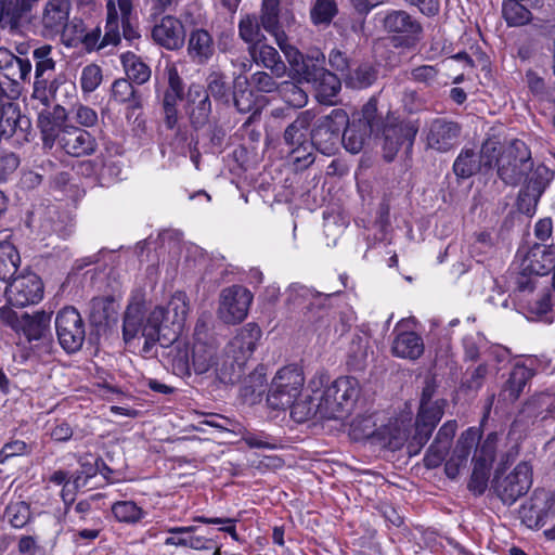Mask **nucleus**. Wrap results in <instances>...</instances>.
Wrapping results in <instances>:
<instances>
[{
    "instance_id": "f257e3e1",
    "label": "nucleus",
    "mask_w": 555,
    "mask_h": 555,
    "mask_svg": "<svg viewBox=\"0 0 555 555\" xmlns=\"http://www.w3.org/2000/svg\"><path fill=\"white\" fill-rule=\"evenodd\" d=\"M436 391V380L434 378H426L415 416L414 433L409 443L411 453H418L422 450L444 414L448 401L446 399L434 400Z\"/></svg>"
},
{
    "instance_id": "f03ea898",
    "label": "nucleus",
    "mask_w": 555,
    "mask_h": 555,
    "mask_svg": "<svg viewBox=\"0 0 555 555\" xmlns=\"http://www.w3.org/2000/svg\"><path fill=\"white\" fill-rule=\"evenodd\" d=\"M188 312L186 295L177 292L166 305L156 306L149 314L145 313L144 325L150 331L157 332L163 337L164 345H171L182 332Z\"/></svg>"
},
{
    "instance_id": "7ed1b4c3",
    "label": "nucleus",
    "mask_w": 555,
    "mask_h": 555,
    "mask_svg": "<svg viewBox=\"0 0 555 555\" xmlns=\"http://www.w3.org/2000/svg\"><path fill=\"white\" fill-rule=\"evenodd\" d=\"M361 392L360 383L352 376H340L323 390L315 389L321 418L337 420L348 414Z\"/></svg>"
},
{
    "instance_id": "20e7f679",
    "label": "nucleus",
    "mask_w": 555,
    "mask_h": 555,
    "mask_svg": "<svg viewBox=\"0 0 555 555\" xmlns=\"http://www.w3.org/2000/svg\"><path fill=\"white\" fill-rule=\"evenodd\" d=\"M145 322V306L141 301H131L124 313L122 319V339L126 345H131L135 339L143 337L144 344L141 349V354L144 358L158 357V343L164 350L169 345L163 344V337L157 332L150 331L144 325ZM164 356V352L162 353Z\"/></svg>"
},
{
    "instance_id": "39448f33",
    "label": "nucleus",
    "mask_w": 555,
    "mask_h": 555,
    "mask_svg": "<svg viewBox=\"0 0 555 555\" xmlns=\"http://www.w3.org/2000/svg\"><path fill=\"white\" fill-rule=\"evenodd\" d=\"M382 121L377 115V102L371 99L341 131L340 143L346 151L358 154L363 150L372 134L380 130Z\"/></svg>"
},
{
    "instance_id": "423d86ee",
    "label": "nucleus",
    "mask_w": 555,
    "mask_h": 555,
    "mask_svg": "<svg viewBox=\"0 0 555 555\" xmlns=\"http://www.w3.org/2000/svg\"><path fill=\"white\" fill-rule=\"evenodd\" d=\"M532 164L529 147L521 140L515 139L501 151L498 176L505 184L517 185L532 169Z\"/></svg>"
},
{
    "instance_id": "0eeeda50",
    "label": "nucleus",
    "mask_w": 555,
    "mask_h": 555,
    "mask_svg": "<svg viewBox=\"0 0 555 555\" xmlns=\"http://www.w3.org/2000/svg\"><path fill=\"white\" fill-rule=\"evenodd\" d=\"M305 377L297 366H285L272 379L267 401L274 410H286L300 396Z\"/></svg>"
},
{
    "instance_id": "6e6552de",
    "label": "nucleus",
    "mask_w": 555,
    "mask_h": 555,
    "mask_svg": "<svg viewBox=\"0 0 555 555\" xmlns=\"http://www.w3.org/2000/svg\"><path fill=\"white\" fill-rule=\"evenodd\" d=\"M347 124L348 114L341 108H335L328 115L322 116L311 130L312 145L324 155L335 154Z\"/></svg>"
},
{
    "instance_id": "1a4fd4ad",
    "label": "nucleus",
    "mask_w": 555,
    "mask_h": 555,
    "mask_svg": "<svg viewBox=\"0 0 555 555\" xmlns=\"http://www.w3.org/2000/svg\"><path fill=\"white\" fill-rule=\"evenodd\" d=\"M72 27L79 28V35H72L74 37L72 47L81 42L88 51H91L101 50L108 44L117 46L120 42V30L115 0H108L106 3L105 34L102 39L100 27H95L91 31L85 33L82 21L76 18L72 21Z\"/></svg>"
},
{
    "instance_id": "9d476101",
    "label": "nucleus",
    "mask_w": 555,
    "mask_h": 555,
    "mask_svg": "<svg viewBox=\"0 0 555 555\" xmlns=\"http://www.w3.org/2000/svg\"><path fill=\"white\" fill-rule=\"evenodd\" d=\"M532 486V466L529 462H520L507 475L503 476L495 470L492 488L496 496L505 505H513L518 499L527 494Z\"/></svg>"
},
{
    "instance_id": "9b49d317",
    "label": "nucleus",
    "mask_w": 555,
    "mask_h": 555,
    "mask_svg": "<svg viewBox=\"0 0 555 555\" xmlns=\"http://www.w3.org/2000/svg\"><path fill=\"white\" fill-rule=\"evenodd\" d=\"M72 0H48L40 17L41 34L46 38L61 36L63 43L73 46L74 37L70 35L72 22L69 13Z\"/></svg>"
},
{
    "instance_id": "f8f14e48",
    "label": "nucleus",
    "mask_w": 555,
    "mask_h": 555,
    "mask_svg": "<svg viewBox=\"0 0 555 555\" xmlns=\"http://www.w3.org/2000/svg\"><path fill=\"white\" fill-rule=\"evenodd\" d=\"M383 27L392 34L396 48L413 49L421 41L423 27L421 23L403 10L389 12L383 21Z\"/></svg>"
},
{
    "instance_id": "ddd939ff",
    "label": "nucleus",
    "mask_w": 555,
    "mask_h": 555,
    "mask_svg": "<svg viewBox=\"0 0 555 555\" xmlns=\"http://www.w3.org/2000/svg\"><path fill=\"white\" fill-rule=\"evenodd\" d=\"M55 330L59 343L67 353L81 349L86 338V327L76 308L65 307L57 312Z\"/></svg>"
},
{
    "instance_id": "4468645a",
    "label": "nucleus",
    "mask_w": 555,
    "mask_h": 555,
    "mask_svg": "<svg viewBox=\"0 0 555 555\" xmlns=\"http://www.w3.org/2000/svg\"><path fill=\"white\" fill-rule=\"evenodd\" d=\"M253 300L251 293L243 286L222 289L219 299L218 317L227 324H236L247 317Z\"/></svg>"
},
{
    "instance_id": "2eb2a0df",
    "label": "nucleus",
    "mask_w": 555,
    "mask_h": 555,
    "mask_svg": "<svg viewBox=\"0 0 555 555\" xmlns=\"http://www.w3.org/2000/svg\"><path fill=\"white\" fill-rule=\"evenodd\" d=\"M5 296L11 306L24 308L38 304L43 297V283L34 272L14 278L5 288Z\"/></svg>"
},
{
    "instance_id": "dca6fc26",
    "label": "nucleus",
    "mask_w": 555,
    "mask_h": 555,
    "mask_svg": "<svg viewBox=\"0 0 555 555\" xmlns=\"http://www.w3.org/2000/svg\"><path fill=\"white\" fill-rule=\"evenodd\" d=\"M55 144L73 157L90 156L98 147L95 138L89 131L73 125L65 126Z\"/></svg>"
},
{
    "instance_id": "f3484780",
    "label": "nucleus",
    "mask_w": 555,
    "mask_h": 555,
    "mask_svg": "<svg viewBox=\"0 0 555 555\" xmlns=\"http://www.w3.org/2000/svg\"><path fill=\"white\" fill-rule=\"evenodd\" d=\"M418 128L411 121L385 126L383 130L384 158L387 162H391L403 145L406 149H411Z\"/></svg>"
},
{
    "instance_id": "a211bd4d",
    "label": "nucleus",
    "mask_w": 555,
    "mask_h": 555,
    "mask_svg": "<svg viewBox=\"0 0 555 555\" xmlns=\"http://www.w3.org/2000/svg\"><path fill=\"white\" fill-rule=\"evenodd\" d=\"M153 40L167 50H179L185 41V31L180 20L172 15L163 16L152 29Z\"/></svg>"
},
{
    "instance_id": "6ab92c4d",
    "label": "nucleus",
    "mask_w": 555,
    "mask_h": 555,
    "mask_svg": "<svg viewBox=\"0 0 555 555\" xmlns=\"http://www.w3.org/2000/svg\"><path fill=\"white\" fill-rule=\"evenodd\" d=\"M212 112L209 94L199 85H191L188 91L186 114L191 127L199 130L209 124Z\"/></svg>"
},
{
    "instance_id": "aec40b11",
    "label": "nucleus",
    "mask_w": 555,
    "mask_h": 555,
    "mask_svg": "<svg viewBox=\"0 0 555 555\" xmlns=\"http://www.w3.org/2000/svg\"><path fill=\"white\" fill-rule=\"evenodd\" d=\"M480 434L475 428H468L461 434L452 455L444 466L446 475L450 479H455L459 476L461 468L466 466L472 450L476 444H478Z\"/></svg>"
},
{
    "instance_id": "412c9836",
    "label": "nucleus",
    "mask_w": 555,
    "mask_h": 555,
    "mask_svg": "<svg viewBox=\"0 0 555 555\" xmlns=\"http://www.w3.org/2000/svg\"><path fill=\"white\" fill-rule=\"evenodd\" d=\"M15 55L7 48H0V72L14 85L30 81L33 65L29 59L23 57L24 52L17 48Z\"/></svg>"
},
{
    "instance_id": "4be33fe9",
    "label": "nucleus",
    "mask_w": 555,
    "mask_h": 555,
    "mask_svg": "<svg viewBox=\"0 0 555 555\" xmlns=\"http://www.w3.org/2000/svg\"><path fill=\"white\" fill-rule=\"evenodd\" d=\"M456 430L457 422L455 420L447 421L439 428L424 457L427 468H436L446 460Z\"/></svg>"
},
{
    "instance_id": "5701e85b",
    "label": "nucleus",
    "mask_w": 555,
    "mask_h": 555,
    "mask_svg": "<svg viewBox=\"0 0 555 555\" xmlns=\"http://www.w3.org/2000/svg\"><path fill=\"white\" fill-rule=\"evenodd\" d=\"M186 53L194 64H207L216 53L212 35L207 29L193 28L188 36Z\"/></svg>"
},
{
    "instance_id": "b1692460",
    "label": "nucleus",
    "mask_w": 555,
    "mask_h": 555,
    "mask_svg": "<svg viewBox=\"0 0 555 555\" xmlns=\"http://www.w3.org/2000/svg\"><path fill=\"white\" fill-rule=\"evenodd\" d=\"M460 132L459 124L444 118H437L433 120L429 127L428 145L437 151L447 152L457 143Z\"/></svg>"
},
{
    "instance_id": "393cba45",
    "label": "nucleus",
    "mask_w": 555,
    "mask_h": 555,
    "mask_svg": "<svg viewBox=\"0 0 555 555\" xmlns=\"http://www.w3.org/2000/svg\"><path fill=\"white\" fill-rule=\"evenodd\" d=\"M524 270H531L535 275L555 272V245L533 244L522 259Z\"/></svg>"
},
{
    "instance_id": "a878e982",
    "label": "nucleus",
    "mask_w": 555,
    "mask_h": 555,
    "mask_svg": "<svg viewBox=\"0 0 555 555\" xmlns=\"http://www.w3.org/2000/svg\"><path fill=\"white\" fill-rule=\"evenodd\" d=\"M51 314L38 311L34 315L26 312L21 314L18 332H22L29 341L42 340L47 349L51 347V340L47 337L50 328Z\"/></svg>"
},
{
    "instance_id": "bb28decb",
    "label": "nucleus",
    "mask_w": 555,
    "mask_h": 555,
    "mask_svg": "<svg viewBox=\"0 0 555 555\" xmlns=\"http://www.w3.org/2000/svg\"><path fill=\"white\" fill-rule=\"evenodd\" d=\"M246 363L227 348L216 359L212 366L216 378L225 385H233L241 380Z\"/></svg>"
},
{
    "instance_id": "cd10ccee",
    "label": "nucleus",
    "mask_w": 555,
    "mask_h": 555,
    "mask_svg": "<svg viewBox=\"0 0 555 555\" xmlns=\"http://www.w3.org/2000/svg\"><path fill=\"white\" fill-rule=\"evenodd\" d=\"M261 337V330L255 323H247L229 341L225 348L229 352L235 353L245 363L255 351L256 345Z\"/></svg>"
},
{
    "instance_id": "c85d7f7f",
    "label": "nucleus",
    "mask_w": 555,
    "mask_h": 555,
    "mask_svg": "<svg viewBox=\"0 0 555 555\" xmlns=\"http://www.w3.org/2000/svg\"><path fill=\"white\" fill-rule=\"evenodd\" d=\"M218 341L216 338L207 340H194L191 356L192 366L196 374H204L210 371L219 357Z\"/></svg>"
},
{
    "instance_id": "c756f323",
    "label": "nucleus",
    "mask_w": 555,
    "mask_h": 555,
    "mask_svg": "<svg viewBox=\"0 0 555 555\" xmlns=\"http://www.w3.org/2000/svg\"><path fill=\"white\" fill-rule=\"evenodd\" d=\"M423 338L415 332H401L396 334L391 344L392 356L415 361L424 353Z\"/></svg>"
},
{
    "instance_id": "7c9ffc66",
    "label": "nucleus",
    "mask_w": 555,
    "mask_h": 555,
    "mask_svg": "<svg viewBox=\"0 0 555 555\" xmlns=\"http://www.w3.org/2000/svg\"><path fill=\"white\" fill-rule=\"evenodd\" d=\"M532 376V371L526 365L516 364L500 391L502 400L511 403L517 401Z\"/></svg>"
},
{
    "instance_id": "2f4dec72",
    "label": "nucleus",
    "mask_w": 555,
    "mask_h": 555,
    "mask_svg": "<svg viewBox=\"0 0 555 555\" xmlns=\"http://www.w3.org/2000/svg\"><path fill=\"white\" fill-rule=\"evenodd\" d=\"M555 413V392L541 391L531 396L525 403L521 414L529 418L546 420Z\"/></svg>"
},
{
    "instance_id": "473e14b6",
    "label": "nucleus",
    "mask_w": 555,
    "mask_h": 555,
    "mask_svg": "<svg viewBox=\"0 0 555 555\" xmlns=\"http://www.w3.org/2000/svg\"><path fill=\"white\" fill-rule=\"evenodd\" d=\"M412 436L409 438L405 428H403L398 422L389 423L383 427L378 428L376 440L386 449L391 451H397L401 449L406 443V449H409V443ZM410 455H415L416 453H411L408 450Z\"/></svg>"
},
{
    "instance_id": "72a5a7b5",
    "label": "nucleus",
    "mask_w": 555,
    "mask_h": 555,
    "mask_svg": "<svg viewBox=\"0 0 555 555\" xmlns=\"http://www.w3.org/2000/svg\"><path fill=\"white\" fill-rule=\"evenodd\" d=\"M167 348H169V351L166 353L167 362L171 365L172 372L178 376L190 375L192 356L189 346L176 340Z\"/></svg>"
},
{
    "instance_id": "f704fd0d",
    "label": "nucleus",
    "mask_w": 555,
    "mask_h": 555,
    "mask_svg": "<svg viewBox=\"0 0 555 555\" xmlns=\"http://www.w3.org/2000/svg\"><path fill=\"white\" fill-rule=\"evenodd\" d=\"M315 114L311 109L301 112L297 118L291 122L283 134V140L286 145L295 146L306 142V130L310 127Z\"/></svg>"
},
{
    "instance_id": "c9c22d12",
    "label": "nucleus",
    "mask_w": 555,
    "mask_h": 555,
    "mask_svg": "<svg viewBox=\"0 0 555 555\" xmlns=\"http://www.w3.org/2000/svg\"><path fill=\"white\" fill-rule=\"evenodd\" d=\"M116 315L115 301L109 296L94 297L89 304V318L93 325H108Z\"/></svg>"
},
{
    "instance_id": "e433bc0d",
    "label": "nucleus",
    "mask_w": 555,
    "mask_h": 555,
    "mask_svg": "<svg viewBox=\"0 0 555 555\" xmlns=\"http://www.w3.org/2000/svg\"><path fill=\"white\" fill-rule=\"evenodd\" d=\"M112 99L119 104H128V108L132 111L142 107V96L134 89L128 79H116L112 85Z\"/></svg>"
},
{
    "instance_id": "4c0bfd02",
    "label": "nucleus",
    "mask_w": 555,
    "mask_h": 555,
    "mask_svg": "<svg viewBox=\"0 0 555 555\" xmlns=\"http://www.w3.org/2000/svg\"><path fill=\"white\" fill-rule=\"evenodd\" d=\"M238 36L244 42L249 44V54L255 55V47L263 37L261 34V23L255 14H246L241 18Z\"/></svg>"
},
{
    "instance_id": "58836bf2",
    "label": "nucleus",
    "mask_w": 555,
    "mask_h": 555,
    "mask_svg": "<svg viewBox=\"0 0 555 555\" xmlns=\"http://www.w3.org/2000/svg\"><path fill=\"white\" fill-rule=\"evenodd\" d=\"M553 177L554 172L545 165L539 164L535 167L532 166V169L525 175L522 180L525 181V185L522 189L541 196Z\"/></svg>"
},
{
    "instance_id": "ea45409f",
    "label": "nucleus",
    "mask_w": 555,
    "mask_h": 555,
    "mask_svg": "<svg viewBox=\"0 0 555 555\" xmlns=\"http://www.w3.org/2000/svg\"><path fill=\"white\" fill-rule=\"evenodd\" d=\"M482 170L478 153L472 149L462 150L453 164L455 176L462 179L470 178Z\"/></svg>"
},
{
    "instance_id": "a19ab883",
    "label": "nucleus",
    "mask_w": 555,
    "mask_h": 555,
    "mask_svg": "<svg viewBox=\"0 0 555 555\" xmlns=\"http://www.w3.org/2000/svg\"><path fill=\"white\" fill-rule=\"evenodd\" d=\"M259 20L263 29L274 38L276 34L285 33L280 25V0H262Z\"/></svg>"
},
{
    "instance_id": "79ce46f5",
    "label": "nucleus",
    "mask_w": 555,
    "mask_h": 555,
    "mask_svg": "<svg viewBox=\"0 0 555 555\" xmlns=\"http://www.w3.org/2000/svg\"><path fill=\"white\" fill-rule=\"evenodd\" d=\"M317 90V98L321 103L333 104L334 98L341 89L340 79L330 70H325L317 81L313 82Z\"/></svg>"
},
{
    "instance_id": "37998d69",
    "label": "nucleus",
    "mask_w": 555,
    "mask_h": 555,
    "mask_svg": "<svg viewBox=\"0 0 555 555\" xmlns=\"http://www.w3.org/2000/svg\"><path fill=\"white\" fill-rule=\"evenodd\" d=\"M291 409V416L297 423H304L310 418H321V411L319 409V400H315V390L312 396H307L305 399H296Z\"/></svg>"
},
{
    "instance_id": "c03bdc74",
    "label": "nucleus",
    "mask_w": 555,
    "mask_h": 555,
    "mask_svg": "<svg viewBox=\"0 0 555 555\" xmlns=\"http://www.w3.org/2000/svg\"><path fill=\"white\" fill-rule=\"evenodd\" d=\"M251 57L257 63L271 69L272 74L276 77H282L286 73L285 63L282 61L278 50L271 46L262 44L258 50L257 47H255V55H251Z\"/></svg>"
},
{
    "instance_id": "a18cd8bd",
    "label": "nucleus",
    "mask_w": 555,
    "mask_h": 555,
    "mask_svg": "<svg viewBox=\"0 0 555 555\" xmlns=\"http://www.w3.org/2000/svg\"><path fill=\"white\" fill-rule=\"evenodd\" d=\"M286 302L294 308H306L307 310H311L312 307L319 301L322 297L320 293H314L310 288L300 285V284H292L286 291Z\"/></svg>"
},
{
    "instance_id": "49530a36",
    "label": "nucleus",
    "mask_w": 555,
    "mask_h": 555,
    "mask_svg": "<svg viewBox=\"0 0 555 555\" xmlns=\"http://www.w3.org/2000/svg\"><path fill=\"white\" fill-rule=\"evenodd\" d=\"M121 63L128 76V80L138 85L145 83L151 77V68L133 53L121 55Z\"/></svg>"
},
{
    "instance_id": "de8ad7c7",
    "label": "nucleus",
    "mask_w": 555,
    "mask_h": 555,
    "mask_svg": "<svg viewBox=\"0 0 555 555\" xmlns=\"http://www.w3.org/2000/svg\"><path fill=\"white\" fill-rule=\"evenodd\" d=\"M21 262L16 248L8 243H0V281L7 282L14 276Z\"/></svg>"
},
{
    "instance_id": "09e8293b",
    "label": "nucleus",
    "mask_w": 555,
    "mask_h": 555,
    "mask_svg": "<svg viewBox=\"0 0 555 555\" xmlns=\"http://www.w3.org/2000/svg\"><path fill=\"white\" fill-rule=\"evenodd\" d=\"M525 2L519 0H505L502 7L503 16L508 26H522L528 24L532 14Z\"/></svg>"
},
{
    "instance_id": "8fccbe9b",
    "label": "nucleus",
    "mask_w": 555,
    "mask_h": 555,
    "mask_svg": "<svg viewBox=\"0 0 555 555\" xmlns=\"http://www.w3.org/2000/svg\"><path fill=\"white\" fill-rule=\"evenodd\" d=\"M231 103L238 113L247 114L256 112V101L254 92L247 87V80H235L231 95Z\"/></svg>"
},
{
    "instance_id": "3c124183",
    "label": "nucleus",
    "mask_w": 555,
    "mask_h": 555,
    "mask_svg": "<svg viewBox=\"0 0 555 555\" xmlns=\"http://www.w3.org/2000/svg\"><path fill=\"white\" fill-rule=\"evenodd\" d=\"M37 122L41 132L43 146L52 149L59 134H61V131L64 130L66 125L52 119L51 115L48 114V109H43L39 113Z\"/></svg>"
},
{
    "instance_id": "603ef678",
    "label": "nucleus",
    "mask_w": 555,
    "mask_h": 555,
    "mask_svg": "<svg viewBox=\"0 0 555 555\" xmlns=\"http://www.w3.org/2000/svg\"><path fill=\"white\" fill-rule=\"evenodd\" d=\"M53 48L50 44H42L33 51L35 62V79H48L55 69V61L52 57Z\"/></svg>"
},
{
    "instance_id": "864d4df0",
    "label": "nucleus",
    "mask_w": 555,
    "mask_h": 555,
    "mask_svg": "<svg viewBox=\"0 0 555 555\" xmlns=\"http://www.w3.org/2000/svg\"><path fill=\"white\" fill-rule=\"evenodd\" d=\"M209 98L212 96L215 101L221 102L224 105L231 104L232 92L222 73L214 72L207 77V88L204 89Z\"/></svg>"
},
{
    "instance_id": "5fc2aeb1",
    "label": "nucleus",
    "mask_w": 555,
    "mask_h": 555,
    "mask_svg": "<svg viewBox=\"0 0 555 555\" xmlns=\"http://www.w3.org/2000/svg\"><path fill=\"white\" fill-rule=\"evenodd\" d=\"M115 3L118 12V25H121L122 36L127 41L133 42L140 38V33L131 20L132 2L131 0H115Z\"/></svg>"
},
{
    "instance_id": "6e6d98bb",
    "label": "nucleus",
    "mask_w": 555,
    "mask_h": 555,
    "mask_svg": "<svg viewBox=\"0 0 555 555\" xmlns=\"http://www.w3.org/2000/svg\"><path fill=\"white\" fill-rule=\"evenodd\" d=\"M112 513L116 520L126 524H137L146 515V513L132 501H118L114 503Z\"/></svg>"
},
{
    "instance_id": "4d7b16f0",
    "label": "nucleus",
    "mask_w": 555,
    "mask_h": 555,
    "mask_svg": "<svg viewBox=\"0 0 555 555\" xmlns=\"http://www.w3.org/2000/svg\"><path fill=\"white\" fill-rule=\"evenodd\" d=\"M378 428L372 415H359L350 424V436L354 440L377 438Z\"/></svg>"
},
{
    "instance_id": "13d9d810",
    "label": "nucleus",
    "mask_w": 555,
    "mask_h": 555,
    "mask_svg": "<svg viewBox=\"0 0 555 555\" xmlns=\"http://www.w3.org/2000/svg\"><path fill=\"white\" fill-rule=\"evenodd\" d=\"M278 92L285 103L295 108H301L308 102L306 91L293 81H283L280 83Z\"/></svg>"
},
{
    "instance_id": "bf43d9fd",
    "label": "nucleus",
    "mask_w": 555,
    "mask_h": 555,
    "mask_svg": "<svg viewBox=\"0 0 555 555\" xmlns=\"http://www.w3.org/2000/svg\"><path fill=\"white\" fill-rule=\"evenodd\" d=\"M473 473L468 483V488L475 494H482L487 487L490 476L491 464L483 463L476 459H473Z\"/></svg>"
},
{
    "instance_id": "052dcab7",
    "label": "nucleus",
    "mask_w": 555,
    "mask_h": 555,
    "mask_svg": "<svg viewBox=\"0 0 555 555\" xmlns=\"http://www.w3.org/2000/svg\"><path fill=\"white\" fill-rule=\"evenodd\" d=\"M266 374L262 371L254 370L244 378L241 387V393L244 398L255 400L256 397L261 396L266 391Z\"/></svg>"
},
{
    "instance_id": "680f3d73",
    "label": "nucleus",
    "mask_w": 555,
    "mask_h": 555,
    "mask_svg": "<svg viewBox=\"0 0 555 555\" xmlns=\"http://www.w3.org/2000/svg\"><path fill=\"white\" fill-rule=\"evenodd\" d=\"M337 12V4L334 0H315L310 10V17L314 25H328Z\"/></svg>"
},
{
    "instance_id": "e2e57ef3",
    "label": "nucleus",
    "mask_w": 555,
    "mask_h": 555,
    "mask_svg": "<svg viewBox=\"0 0 555 555\" xmlns=\"http://www.w3.org/2000/svg\"><path fill=\"white\" fill-rule=\"evenodd\" d=\"M377 79V70L370 64H361L349 74L347 85L356 89H364Z\"/></svg>"
},
{
    "instance_id": "0e129e2a",
    "label": "nucleus",
    "mask_w": 555,
    "mask_h": 555,
    "mask_svg": "<svg viewBox=\"0 0 555 555\" xmlns=\"http://www.w3.org/2000/svg\"><path fill=\"white\" fill-rule=\"evenodd\" d=\"M313 150H315V147L308 141L292 146L289 158L296 170H305L314 163Z\"/></svg>"
},
{
    "instance_id": "69168bd1",
    "label": "nucleus",
    "mask_w": 555,
    "mask_h": 555,
    "mask_svg": "<svg viewBox=\"0 0 555 555\" xmlns=\"http://www.w3.org/2000/svg\"><path fill=\"white\" fill-rule=\"evenodd\" d=\"M24 16L20 0H0V24L16 27Z\"/></svg>"
},
{
    "instance_id": "338daca9",
    "label": "nucleus",
    "mask_w": 555,
    "mask_h": 555,
    "mask_svg": "<svg viewBox=\"0 0 555 555\" xmlns=\"http://www.w3.org/2000/svg\"><path fill=\"white\" fill-rule=\"evenodd\" d=\"M489 366L487 363H480L473 369H467L462 382V388L468 392H477L488 376Z\"/></svg>"
},
{
    "instance_id": "774afa93",
    "label": "nucleus",
    "mask_w": 555,
    "mask_h": 555,
    "mask_svg": "<svg viewBox=\"0 0 555 555\" xmlns=\"http://www.w3.org/2000/svg\"><path fill=\"white\" fill-rule=\"evenodd\" d=\"M4 518L14 528H23L30 519L29 505L23 501L11 503L7 506Z\"/></svg>"
}]
</instances>
